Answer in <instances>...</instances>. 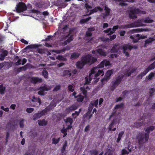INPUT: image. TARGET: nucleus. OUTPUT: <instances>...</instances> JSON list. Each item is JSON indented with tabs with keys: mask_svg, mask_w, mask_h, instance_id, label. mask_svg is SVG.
<instances>
[{
	"mask_svg": "<svg viewBox=\"0 0 155 155\" xmlns=\"http://www.w3.org/2000/svg\"><path fill=\"white\" fill-rule=\"evenodd\" d=\"M97 72L94 75L95 77H97L99 75L101 76H103L104 74V72L102 70H97Z\"/></svg>",
	"mask_w": 155,
	"mask_h": 155,
	"instance_id": "nucleus-22",
	"label": "nucleus"
},
{
	"mask_svg": "<svg viewBox=\"0 0 155 155\" xmlns=\"http://www.w3.org/2000/svg\"><path fill=\"white\" fill-rule=\"evenodd\" d=\"M16 12L18 13L26 11L27 9V6L25 3L19 2L15 7Z\"/></svg>",
	"mask_w": 155,
	"mask_h": 155,
	"instance_id": "nucleus-6",
	"label": "nucleus"
},
{
	"mask_svg": "<svg viewBox=\"0 0 155 155\" xmlns=\"http://www.w3.org/2000/svg\"><path fill=\"white\" fill-rule=\"evenodd\" d=\"M122 49L123 50V53L125 54V55L127 57H128L130 56V54L128 52L126 51V50L128 49V47L126 44L122 46Z\"/></svg>",
	"mask_w": 155,
	"mask_h": 155,
	"instance_id": "nucleus-16",
	"label": "nucleus"
},
{
	"mask_svg": "<svg viewBox=\"0 0 155 155\" xmlns=\"http://www.w3.org/2000/svg\"><path fill=\"white\" fill-rule=\"evenodd\" d=\"M142 22H143V20H138L135 22L129 24L121 25L120 27V28L122 29H126L139 26H144V25L142 23Z\"/></svg>",
	"mask_w": 155,
	"mask_h": 155,
	"instance_id": "nucleus-3",
	"label": "nucleus"
},
{
	"mask_svg": "<svg viewBox=\"0 0 155 155\" xmlns=\"http://www.w3.org/2000/svg\"><path fill=\"white\" fill-rule=\"evenodd\" d=\"M30 82L33 84L40 83L42 82V79L37 77H30L28 78Z\"/></svg>",
	"mask_w": 155,
	"mask_h": 155,
	"instance_id": "nucleus-8",
	"label": "nucleus"
},
{
	"mask_svg": "<svg viewBox=\"0 0 155 155\" xmlns=\"http://www.w3.org/2000/svg\"><path fill=\"white\" fill-rule=\"evenodd\" d=\"M155 68V61L150 65L147 68V70L149 71Z\"/></svg>",
	"mask_w": 155,
	"mask_h": 155,
	"instance_id": "nucleus-32",
	"label": "nucleus"
},
{
	"mask_svg": "<svg viewBox=\"0 0 155 155\" xmlns=\"http://www.w3.org/2000/svg\"><path fill=\"white\" fill-rule=\"evenodd\" d=\"M153 21L149 18H147L143 20V22L145 23H151L153 22Z\"/></svg>",
	"mask_w": 155,
	"mask_h": 155,
	"instance_id": "nucleus-44",
	"label": "nucleus"
},
{
	"mask_svg": "<svg viewBox=\"0 0 155 155\" xmlns=\"http://www.w3.org/2000/svg\"><path fill=\"white\" fill-rule=\"evenodd\" d=\"M74 28H71L70 29L68 32V34L66 36L67 37H68L66 40L64 41V43L65 45H66L68 43L70 42L73 40V36L74 34Z\"/></svg>",
	"mask_w": 155,
	"mask_h": 155,
	"instance_id": "nucleus-7",
	"label": "nucleus"
},
{
	"mask_svg": "<svg viewBox=\"0 0 155 155\" xmlns=\"http://www.w3.org/2000/svg\"><path fill=\"white\" fill-rule=\"evenodd\" d=\"M5 87H3V86L2 87H1L0 88V94H4L5 93Z\"/></svg>",
	"mask_w": 155,
	"mask_h": 155,
	"instance_id": "nucleus-48",
	"label": "nucleus"
},
{
	"mask_svg": "<svg viewBox=\"0 0 155 155\" xmlns=\"http://www.w3.org/2000/svg\"><path fill=\"white\" fill-rule=\"evenodd\" d=\"M117 123V119H114L112 121L109 126L108 129L109 131H114L116 130V128L115 127L114 128L112 129V128L113 125L116 124Z\"/></svg>",
	"mask_w": 155,
	"mask_h": 155,
	"instance_id": "nucleus-9",
	"label": "nucleus"
},
{
	"mask_svg": "<svg viewBox=\"0 0 155 155\" xmlns=\"http://www.w3.org/2000/svg\"><path fill=\"white\" fill-rule=\"evenodd\" d=\"M126 45L128 47V49H129L130 50H131L133 48L134 49H136L137 48V46L135 45L132 46L129 45L128 44H126Z\"/></svg>",
	"mask_w": 155,
	"mask_h": 155,
	"instance_id": "nucleus-42",
	"label": "nucleus"
},
{
	"mask_svg": "<svg viewBox=\"0 0 155 155\" xmlns=\"http://www.w3.org/2000/svg\"><path fill=\"white\" fill-rule=\"evenodd\" d=\"M94 30L95 29L94 27L89 28L87 29V31L86 32L85 37L91 36L92 34V32L94 31Z\"/></svg>",
	"mask_w": 155,
	"mask_h": 155,
	"instance_id": "nucleus-13",
	"label": "nucleus"
},
{
	"mask_svg": "<svg viewBox=\"0 0 155 155\" xmlns=\"http://www.w3.org/2000/svg\"><path fill=\"white\" fill-rule=\"evenodd\" d=\"M98 11H99L100 12H102L103 11V9L99 6H97L93 9V11L94 12H97Z\"/></svg>",
	"mask_w": 155,
	"mask_h": 155,
	"instance_id": "nucleus-36",
	"label": "nucleus"
},
{
	"mask_svg": "<svg viewBox=\"0 0 155 155\" xmlns=\"http://www.w3.org/2000/svg\"><path fill=\"white\" fill-rule=\"evenodd\" d=\"M85 83L86 84L89 83L90 81L92 80V78H89L88 79L87 77H86L85 78Z\"/></svg>",
	"mask_w": 155,
	"mask_h": 155,
	"instance_id": "nucleus-56",
	"label": "nucleus"
},
{
	"mask_svg": "<svg viewBox=\"0 0 155 155\" xmlns=\"http://www.w3.org/2000/svg\"><path fill=\"white\" fill-rule=\"evenodd\" d=\"M39 90H40L44 92L45 91H48L50 89L49 88H48V87H47L46 86H44L41 87L39 88Z\"/></svg>",
	"mask_w": 155,
	"mask_h": 155,
	"instance_id": "nucleus-39",
	"label": "nucleus"
},
{
	"mask_svg": "<svg viewBox=\"0 0 155 155\" xmlns=\"http://www.w3.org/2000/svg\"><path fill=\"white\" fill-rule=\"evenodd\" d=\"M149 71V70H147V68L144 71H143V72H142L137 77V79H142V78Z\"/></svg>",
	"mask_w": 155,
	"mask_h": 155,
	"instance_id": "nucleus-14",
	"label": "nucleus"
},
{
	"mask_svg": "<svg viewBox=\"0 0 155 155\" xmlns=\"http://www.w3.org/2000/svg\"><path fill=\"white\" fill-rule=\"evenodd\" d=\"M78 107V106L76 105L73 104L71 106L68 108L67 110L69 111H72L77 109Z\"/></svg>",
	"mask_w": 155,
	"mask_h": 155,
	"instance_id": "nucleus-24",
	"label": "nucleus"
},
{
	"mask_svg": "<svg viewBox=\"0 0 155 155\" xmlns=\"http://www.w3.org/2000/svg\"><path fill=\"white\" fill-rule=\"evenodd\" d=\"M20 41L21 42L25 45H28V41H26L23 38L21 39Z\"/></svg>",
	"mask_w": 155,
	"mask_h": 155,
	"instance_id": "nucleus-63",
	"label": "nucleus"
},
{
	"mask_svg": "<svg viewBox=\"0 0 155 155\" xmlns=\"http://www.w3.org/2000/svg\"><path fill=\"white\" fill-rule=\"evenodd\" d=\"M113 73V71L112 70H108L106 73V74L110 77Z\"/></svg>",
	"mask_w": 155,
	"mask_h": 155,
	"instance_id": "nucleus-55",
	"label": "nucleus"
},
{
	"mask_svg": "<svg viewBox=\"0 0 155 155\" xmlns=\"http://www.w3.org/2000/svg\"><path fill=\"white\" fill-rule=\"evenodd\" d=\"M34 110L33 108H28L26 109V111L28 113H31Z\"/></svg>",
	"mask_w": 155,
	"mask_h": 155,
	"instance_id": "nucleus-54",
	"label": "nucleus"
},
{
	"mask_svg": "<svg viewBox=\"0 0 155 155\" xmlns=\"http://www.w3.org/2000/svg\"><path fill=\"white\" fill-rule=\"evenodd\" d=\"M149 90V96L150 97H151L153 93L155 92V88H151Z\"/></svg>",
	"mask_w": 155,
	"mask_h": 155,
	"instance_id": "nucleus-43",
	"label": "nucleus"
},
{
	"mask_svg": "<svg viewBox=\"0 0 155 155\" xmlns=\"http://www.w3.org/2000/svg\"><path fill=\"white\" fill-rule=\"evenodd\" d=\"M38 47V46L37 45H28L26 47V48L32 49L37 48Z\"/></svg>",
	"mask_w": 155,
	"mask_h": 155,
	"instance_id": "nucleus-40",
	"label": "nucleus"
},
{
	"mask_svg": "<svg viewBox=\"0 0 155 155\" xmlns=\"http://www.w3.org/2000/svg\"><path fill=\"white\" fill-rule=\"evenodd\" d=\"M110 65V61L107 60H104L101 62L99 64H98L96 67H94L91 70V72L89 74V78H91V76L97 72V70L99 68H103L104 66H107Z\"/></svg>",
	"mask_w": 155,
	"mask_h": 155,
	"instance_id": "nucleus-1",
	"label": "nucleus"
},
{
	"mask_svg": "<svg viewBox=\"0 0 155 155\" xmlns=\"http://www.w3.org/2000/svg\"><path fill=\"white\" fill-rule=\"evenodd\" d=\"M84 63L86 64L91 65L94 64L97 61V58L92 56L90 54L83 55L81 58Z\"/></svg>",
	"mask_w": 155,
	"mask_h": 155,
	"instance_id": "nucleus-2",
	"label": "nucleus"
},
{
	"mask_svg": "<svg viewBox=\"0 0 155 155\" xmlns=\"http://www.w3.org/2000/svg\"><path fill=\"white\" fill-rule=\"evenodd\" d=\"M56 59L60 61H66L67 60L66 58L62 55H58L56 58Z\"/></svg>",
	"mask_w": 155,
	"mask_h": 155,
	"instance_id": "nucleus-30",
	"label": "nucleus"
},
{
	"mask_svg": "<svg viewBox=\"0 0 155 155\" xmlns=\"http://www.w3.org/2000/svg\"><path fill=\"white\" fill-rule=\"evenodd\" d=\"M146 134L144 132H141L138 134L137 136V139L138 140L139 144H142L143 143H145L147 142L149 137L146 135Z\"/></svg>",
	"mask_w": 155,
	"mask_h": 155,
	"instance_id": "nucleus-4",
	"label": "nucleus"
},
{
	"mask_svg": "<svg viewBox=\"0 0 155 155\" xmlns=\"http://www.w3.org/2000/svg\"><path fill=\"white\" fill-rule=\"evenodd\" d=\"M97 53L101 56H106L107 55L106 52L104 51L101 48H98L96 49Z\"/></svg>",
	"mask_w": 155,
	"mask_h": 155,
	"instance_id": "nucleus-19",
	"label": "nucleus"
},
{
	"mask_svg": "<svg viewBox=\"0 0 155 155\" xmlns=\"http://www.w3.org/2000/svg\"><path fill=\"white\" fill-rule=\"evenodd\" d=\"M104 10L105 11V15H109L111 10L109 8L107 5H105L104 6Z\"/></svg>",
	"mask_w": 155,
	"mask_h": 155,
	"instance_id": "nucleus-27",
	"label": "nucleus"
},
{
	"mask_svg": "<svg viewBox=\"0 0 155 155\" xmlns=\"http://www.w3.org/2000/svg\"><path fill=\"white\" fill-rule=\"evenodd\" d=\"M25 120L24 119H21L19 122V125L20 128H23L24 126V122Z\"/></svg>",
	"mask_w": 155,
	"mask_h": 155,
	"instance_id": "nucleus-45",
	"label": "nucleus"
},
{
	"mask_svg": "<svg viewBox=\"0 0 155 155\" xmlns=\"http://www.w3.org/2000/svg\"><path fill=\"white\" fill-rule=\"evenodd\" d=\"M143 124V122H136L134 123L135 127L137 128H138L142 126Z\"/></svg>",
	"mask_w": 155,
	"mask_h": 155,
	"instance_id": "nucleus-41",
	"label": "nucleus"
},
{
	"mask_svg": "<svg viewBox=\"0 0 155 155\" xmlns=\"http://www.w3.org/2000/svg\"><path fill=\"white\" fill-rule=\"evenodd\" d=\"M67 146V141L65 140L61 150L65 151L66 148Z\"/></svg>",
	"mask_w": 155,
	"mask_h": 155,
	"instance_id": "nucleus-47",
	"label": "nucleus"
},
{
	"mask_svg": "<svg viewBox=\"0 0 155 155\" xmlns=\"http://www.w3.org/2000/svg\"><path fill=\"white\" fill-rule=\"evenodd\" d=\"M39 113L40 114V115L41 116V117L43 115H45L46 114L44 110L41 111Z\"/></svg>",
	"mask_w": 155,
	"mask_h": 155,
	"instance_id": "nucleus-64",
	"label": "nucleus"
},
{
	"mask_svg": "<svg viewBox=\"0 0 155 155\" xmlns=\"http://www.w3.org/2000/svg\"><path fill=\"white\" fill-rule=\"evenodd\" d=\"M98 103V100L97 99L95 101H91L89 104V105L90 106H92V107H93L94 106H95L97 108L98 107L97 105Z\"/></svg>",
	"mask_w": 155,
	"mask_h": 155,
	"instance_id": "nucleus-23",
	"label": "nucleus"
},
{
	"mask_svg": "<svg viewBox=\"0 0 155 155\" xmlns=\"http://www.w3.org/2000/svg\"><path fill=\"white\" fill-rule=\"evenodd\" d=\"M80 89L82 91L83 94L85 96H86L87 91L84 87H81L80 88Z\"/></svg>",
	"mask_w": 155,
	"mask_h": 155,
	"instance_id": "nucleus-50",
	"label": "nucleus"
},
{
	"mask_svg": "<svg viewBox=\"0 0 155 155\" xmlns=\"http://www.w3.org/2000/svg\"><path fill=\"white\" fill-rule=\"evenodd\" d=\"M110 77L106 74L104 76V78L103 79H101V81L102 82L103 81H104L106 80V81H108L110 79Z\"/></svg>",
	"mask_w": 155,
	"mask_h": 155,
	"instance_id": "nucleus-49",
	"label": "nucleus"
},
{
	"mask_svg": "<svg viewBox=\"0 0 155 155\" xmlns=\"http://www.w3.org/2000/svg\"><path fill=\"white\" fill-rule=\"evenodd\" d=\"M41 117L39 113L35 114L33 117V120H36Z\"/></svg>",
	"mask_w": 155,
	"mask_h": 155,
	"instance_id": "nucleus-34",
	"label": "nucleus"
},
{
	"mask_svg": "<svg viewBox=\"0 0 155 155\" xmlns=\"http://www.w3.org/2000/svg\"><path fill=\"white\" fill-rule=\"evenodd\" d=\"M1 109L5 112H8L9 111V109L8 107L5 108L3 106H1Z\"/></svg>",
	"mask_w": 155,
	"mask_h": 155,
	"instance_id": "nucleus-59",
	"label": "nucleus"
},
{
	"mask_svg": "<svg viewBox=\"0 0 155 155\" xmlns=\"http://www.w3.org/2000/svg\"><path fill=\"white\" fill-rule=\"evenodd\" d=\"M66 123H69L70 124H72L73 123V119L71 117H68L65 120H64Z\"/></svg>",
	"mask_w": 155,
	"mask_h": 155,
	"instance_id": "nucleus-35",
	"label": "nucleus"
},
{
	"mask_svg": "<svg viewBox=\"0 0 155 155\" xmlns=\"http://www.w3.org/2000/svg\"><path fill=\"white\" fill-rule=\"evenodd\" d=\"M63 75L64 77L67 76L69 77L70 78L72 75V74L71 72V70H65L63 72Z\"/></svg>",
	"mask_w": 155,
	"mask_h": 155,
	"instance_id": "nucleus-17",
	"label": "nucleus"
},
{
	"mask_svg": "<svg viewBox=\"0 0 155 155\" xmlns=\"http://www.w3.org/2000/svg\"><path fill=\"white\" fill-rule=\"evenodd\" d=\"M67 130L66 128H65V127H63L62 128L61 130V131L62 134L65 133H67Z\"/></svg>",
	"mask_w": 155,
	"mask_h": 155,
	"instance_id": "nucleus-61",
	"label": "nucleus"
},
{
	"mask_svg": "<svg viewBox=\"0 0 155 155\" xmlns=\"http://www.w3.org/2000/svg\"><path fill=\"white\" fill-rule=\"evenodd\" d=\"M8 54V52L6 50H2V53L0 55V60L3 61L4 60L5 57Z\"/></svg>",
	"mask_w": 155,
	"mask_h": 155,
	"instance_id": "nucleus-10",
	"label": "nucleus"
},
{
	"mask_svg": "<svg viewBox=\"0 0 155 155\" xmlns=\"http://www.w3.org/2000/svg\"><path fill=\"white\" fill-rule=\"evenodd\" d=\"M80 53L74 52L73 53L71 56V59H75L78 58L80 55Z\"/></svg>",
	"mask_w": 155,
	"mask_h": 155,
	"instance_id": "nucleus-21",
	"label": "nucleus"
},
{
	"mask_svg": "<svg viewBox=\"0 0 155 155\" xmlns=\"http://www.w3.org/2000/svg\"><path fill=\"white\" fill-rule=\"evenodd\" d=\"M124 134V132L123 131H121L119 133L118 137L117 140V143H118L119 142Z\"/></svg>",
	"mask_w": 155,
	"mask_h": 155,
	"instance_id": "nucleus-28",
	"label": "nucleus"
},
{
	"mask_svg": "<svg viewBox=\"0 0 155 155\" xmlns=\"http://www.w3.org/2000/svg\"><path fill=\"white\" fill-rule=\"evenodd\" d=\"M134 11L132 10L130 11V12L129 15V16L131 19H133L134 18H137V16L136 15V14Z\"/></svg>",
	"mask_w": 155,
	"mask_h": 155,
	"instance_id": "nucleus-20",
	"label": "nucleus"
},
{
	"mask_svg": "<svg viewBox=\"0 0 155 155\" xmlns=\"http://www.w3.org/2000/svg\"><path fill=\"white\" fill-rule=\"evenodd\" d=\"M122 155H124V154H128L129 153V152H128L127 150L124 149L121 150Z\"/></svg>",
	"mask_w": 155,
	"mask_h": 155,
	"instance_id": "nucleus-52",
	"label": "nucleus"
},
{
	"mask_svg": "<svg viewBox=\"0 0 155 155\" xmlns=\"http://www.w3.org/2000/svg\"><path fill=\"white\" fill-rule=\"evenodd\" d=\"M37 51L38 53L41 54H43L45 52L42 49L38 48L37 49Z\"/></svg>",
	"mask_w": 155,
	"mask_h": 155,
	"instance_id": "nucleus-60",
	"label": "nucleus"
},
{
	"mask_svg": "<svg viewBox=\"0 0 155 155\" xmlns=\"http://www.w3.org/2000/svg\"><path fill=\"white\" fill-rule=\"evenodd\" d=\"M132 31H133V33H136L142 31H143V30L142 29H134L132 30Z\"/></svg>",
	"mask_w": 155,
	"mask_h": 155,
	"instance_id": "nucleus-57",
	"label": "nucleus"
},
{
	"mask_svg": "<svg viewBox=\"0 0 155 155\" xmlns=\"http://www.w3.org/2000/svg\"><path fill=\"white\" fill-rule=\"evenodd\" d=\"M124 105V104L123 103H120V104H118L116 105L114 107V108L115 109H117L118 108H121Z\"/></svg>",
	"mask_w": 155,
	"mask_h": 155,
	"instance_id": "nucleus-46",
	"label": "nucleus"
},
{
	"mask_svg": "<svg viewBox=\"0 0 155 155\" xmlns=\"http://www.w3.org/2000/svg\"><path fill=\"white\" fill-rule=\"evenodd\" d=\"M73 86L71 85H69L68 86V90L71 92H73L74 91V89L73 88Z\"/></svg>",
	"mask_w": 155,
	"mask_h": 155,
	"instance_id": "nucleus-58",
	"label": "nucleus"
},
{
	"mask_svg": "<svg viewBox=\"0 0 155 155\" xmlns=\"http://www.w3.org/2000/svg\"><path fill=\"white\" fill-rule=\"evenodd\" d=\"M60 140V137H59L57 139H56L54 138H53L52 139V143L54 144H56L59 142Z\"/></svg>",
	"mask_w": 155,
	"mask_h": 155,
	"instance_id": "nucleus-38",
	"label": "nucleus"
},
{
	"mask_svg": "<svg viewBox=\"0 0 155 155\" xmlns=\"http://www.w3.org/2000/svg\"><path fill=\"white\" fill-rule=\"evenodd\" d=\"M155 74L154 73L151 72L148 76H147L146 77V79L149 80H151L152 78L154 77Z\"/></svg>",
	"mask_w": 155,
	"mask_h": 155,
	"instance_id": "nucleus-29",
	"label": "nucleus"
},
{
	"mask_svg": "<svg viewBox=\"0 0 155 155\" xmlns=\"http://www.w3.org/2000/svg\"><path fill=\"white\" fill-rule=\"evenodd\" d=\"M117 46V45L116 44L111 48L110 50V52L111 53H117L118 51V49L116 48V47Z\"/></svg>",
	"mask_w": 155,
	"mask_h": 155,
	"instance_id": "nucleus-31",
	"label": "nucleus"
},
{
	"mask_svg": "<svg viewBox=\"0 0 155 155\" xmlns=\"http://www.w3.org/2000/svg\"><path fill=\"white\" fill-rule=\"evenodd\" d=\"M136 36L138 38V39H134L133 40V42L134 43H137L138 42V39H143L146 38V36H144L143 37H142V36H140V35L139 34H137L136 35Z\"/></svg>",
	"mask_w": 155,
	"mask_h": 155,
	"instance_id": "nucleus-25",
	"label": "nucleus"
},
{
	"mask_svg": "<svg viewBox=\"0 0 155 155\" xmlns=\"http://www.w3.org/2000/svg\"><path fill=\"white\" fill-rule=\"evenodd\" d=\"M84 7L87 9H90L92 8V7L89 5L87 3L85 4Z\"/></svg>",
	"mask_w": 155,
	"mask_h": 155,
	"instance_id": "nucleus-62",
	"label": "nucleus"
},
{
	"mask_svg": "<svg viewBox=\"0 0 155 155\" xmlns=\"http://www.w3.org/2000/svg\"><path fill=\"white\" fill-rule=\"evenodd\" d=\"M90 155H97L98 151L96 149H93L89 151Z\"/></svg>",
	"mask_w": 155,
	"mask_h": 155,
	"instance_id": "nucleus-33",
	"label": "nucleus"
},
{
	"mask_svg": "<svg viewBox=\"0 0 155 155\" xmlns=\"http://www.w3.org/2000/svg\"><path fill=\"white\" fill-rule=\"evenodd\" d=\"M38 122L39 126H46L48 124V121L44 119L42 120H38Z\"/></svg>",
	"mask_w": 155,
	"mask_h": 155,
	"instance_id": "nucleus-18",
	"label": "nucleus"
},
{
	"mask_svg": "<svg viewBox=\"0 0 155 155\" xmlns=\"http://www.w3.org/2000/svg\"><path fill=\"white\" fill-rule=\"evenodd\" d=\"M42 75L45 78L47 79L48 78V71L45 69L43 70L42 72Z\"/></svg>",
	"mask_w": 155,
	"mask_h": 155,
	"instance_id": "nucleus-37",
	"label": "nucleus"
},
{
	"mask_svg": "<svg viewBox=\"0 0 155 155\" xmlns=\"http://www.w3.org/2000/svg\"><path fill=\"white\" fill-rule=\"evenodd\" d=\"M85 65L86 64L84 63L81 58V61H77L76 64L77 68L79 69H82Z\"/></svg>",
	"mask_w": 155,
	"mask_h": 155,
	"instance_id": "nucleus-11",
	"label": "nucleus"
},
{
	"mask_svg": "<svg viewBox=\"0 0 155 155\" xmlns=\"http://www.w3.org/2000/svg\"><path fill=\"white\" fill-rule=\"evenodd\" d=\"M155 40V38L153 37H150L147 40L145 41V44L144 45V47H146L147 45L151 43L152 42Z\"/></svg>",
	"mask_w": 155,
	"mask_h": 155,
	"instance_id": "nucleus-15",
	"label": "nucleus"
},
{
	"mask_svg": "<svg viewBox=\"0 0 155 155\" xmlns=\"http://www.w3.org/2000/svg\"><path fill=\"white\" fill-rule=\"evenodd\" d=\"M155 129V126H150L147 127L145 130V134L147 137H149V134L150 132L153 131Z\"/></svg>",
	"mask_w": 155,
	"mask_h": 155,
	"instance_id": "nucleus-12",
	"label": "nucleus"
},
{
	"mask_svg": "<svg viewBox=\"0 0 155 155\" xmlns=\"http://www.w3.org/2000/svg\"><path fill=\"white\" fill-rule=\"evenodd\" d=\"M124 76L123 74L119 75L116 78V80L112 82V85L110 87V89L114 91L117 87L120 84Z\"/></svg>",
	"mask_w": 155,
	"mask_h": 155,
	"instance_id": "nucleus-5",
	"label": "nucleus"
},
{
	"mask_svg": "<svg viewBox=\"0 0 155 155\" xmlns=\"http://www.w3.org/2000/svg\"><path fill=\"white\" fill-rule=\"evenodd\" d=\"M61 88V86L60 85H57L54 88L53 91H57L59 89H60Z\"/></svg>",
	"mask_w": 155,
	"mask_h": 155,
	"instance_id": "nucleus-53",
	"label": "nucleus"
},
{
	"mask_svg": "<svg viewBox=\"0 0 155 155\" xmlns=\"http://www.w3.org/2000/svg\"><path fill=\"white\" fill-rule=\"evenodd\" d=\"M84 98V97L81 94L78 95L77 96V97H75V98H77V100L78 102H82L83 101Z\"/></svg>",
	"mask_w": 155,
	"mask_h": 155,
	"instance_id": "nucleus-26",
	"label": "nucleus"
},
{
	"mask_svg": "<svg viewBox=\"0 0 155 155\" xmlns=\"http://www.w3.org/2000/svg\"><path fill=\"white\" fill-rule=\"evenodd\" d=\"M78 72L77 69H75L72 70V71H71V72L72 74L71 77H73L74 76L75 74H76Z\"/></svg>",
	"mask_w": 155,
	"mask_h": 155,
	"instance_id": "nucleus-51",
	"label": "nucleus"
}]
</instances>
